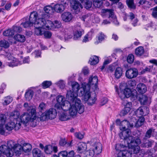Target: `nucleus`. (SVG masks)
Wrapping results in <instances>:
<instances>
[{
  "instance_id": "f257e3e1",
  "label": "nucleus",
  "mask_w": 157,
  "mask_h": 157,
  "mask_svg": "<svg viewBox=\"0 0 157 157\" xmlns=\"http://www.w3.org/2000/svg\"><path fill=\"white\" fill-rule=\"evenodd\" d=\"M129 122L126 120H124L121 121L120 124V129L122 131L120 133L119 136L120 138L124 140L125 143L124 148L128 147V150H121L118 152V157L119 155L125 154L126 157H131L130 152L133 150L134 153H136L138 152L140 147L138 145L141 142V140L139 137H133L130 136L131 133L129 128Z\"/></svg>"
},
{
  "instance_id": "f03ea898",
  "label": "nucleus",
  "mask_w": 157,
  "mask_h": 157,
  "mask_svg": "<svg viewBox=\"0 0 157 157\" xmlns=\"http://www.w3.org/2000/svg\"><path fill=\"white\" fill-rule=\"evenodd\" d=\"M71 95L73 96V95L71 94L70 92H68L67 94V98L72 103L69 109L70 115L72 117H74L76 116L78 112L79 114L82 113L84 111V107L81 103L80 99L73 98Z\"/></svg>"
},
{
  "instance_id": "7ed1b4c3",
  "label": "nucleus",
  "mask_w": 157,
  "mask_h": 157,
  "mask_svg": "<svg viewBox=\"0 0 157 157\" xmlns=\"http://www.w3.org/2000/svg\"><path fill=\"white\" fill-rule=\"evenodd\" d=\"M90 87L89 85L85 84L83 87L80 89V96H83V100L88 105H92L94 104L96 100V94L90 92Z\"/></svg>"
},
{
  "instance_id": "20e7f679",
  "label": "nucleus",
  "mask_w": 157,
  "mask_h": 157,
  "mask_svg": "<svg viewBox=\"0 0 157 157\" xmlns=\"http://www.w3.org/2000/svg\"><path fill=\"white\" fill-rule=\"evenodd\" d=\"M19 113L17 111L11 113L10 116V121L5 125L6 129L11 131L14 128L16 130H18L21 128L20 124V119L18 118Z\"/></svg>"
},
{
  "instance_id": "39448f33",
  "label": "nucleus",
  "mask_w": 157,
  "mask_h": 157,
  "mask_svg": "<svg viewBox=\"0 0 157 157\" xmlns=\"http://www.w3.org/2000/svg\"><path fill=\"white\" fill-rule=\"evenodd\" d=\"M18 116V118L20 119V124L21 125V123H26L30 121L33 122L36 118V109L34 108L31 109L29 113H25L23 114L19 118Z\"/></svg>"
},
{
  "instance_id": "423d86ee",
  "label": "nucleus",
  "mask_w": 157,
  "mask_h": 157,
  "mask_svg": "<svg viewBox=\"0 0 157 157\" xmlns=\"http://www.w3.org/2000/svg\"><path fill=\"white\" fill-rule=\"evenodd\" d=\"M101 15L104 17H107L113 21L116 25L117 24V18L114 15L113 11L112 9H103L101 10Z\"/></svg>"
},
{
  "instance_id": "0eeeda50",
  "label": "nucleus",
  "mask_w": 157,
  "mask_h": 157,
  "mask_svg": "<svg viewBox=\"0 0 157 157\" xmlns=\"http://www.w3.org/2000/svg\"><path fill=\"white\" fill-rule=\"evenodd\" d=\"M140 150L136 153H134L133 152V150L130 152L131 153V157H132V155L133 154H139L138 156V157H154V155L151 151V149H148L146 151L144 150L141 149L140 150ZM119 157H128L125 156V154L122 155H119Z\"/></svg>"
},
{
  "instance_id": "6e6552de",
  "label": "nucleus",
  "mask_w": 157,
  "mask_h": 157,
  "mask_svg": "<svg viewBox=\"0 0 157 157\" xmlns=\"http://www.w3.org/2000/svg\"><path fill=\"white\" fill-rule=\"evenodd\" d=\"M44 20L42 19H38L36 21L34 24L35 28V33L37 35H41L43 34L42 31L41 30L42 28L44 27Z\"/></svg>"
},
{
  "instance_id": "1a4fd4ad",
  "label": "nucleus",
  "mask_w": 157,
  "mask_h": 157,
  "mask_svg": "<svg viewBox=\"0 0 157 157\" xmlns=\"http://www.w3.org/2000/svg\"><path fill=\"white\" fill-rule=\"evenodd\" d=\"M60 2L56 4L54 6V10L58 13H61L64 11L68 5V0H60Z\"/></svg>"
},
{
  "instance_id": "9d476101",
  "label": "nucleus",
  "mask_w": 157,
  "mask_h": 157,
  "mask_svg": "<svg viewBox=\"0 0 157 157\" xmlns=\"http://www.w3.org/2000/svg\"><path fill=\"white\" fill-rule=\"evenodd\" d=\"M72 90L73 91L71 90L68 91L66 97L67 98V94L68 92H70L71 94H72L73 96H71L73 98H78L77 92L78 93H80V89L82 87H82L79 88V84L76 82H73L71 83ZM72 96V95H71Z\"/></svg>"
},
{
  "instance_id": "9b49d317",
  "label": "nucleus",
  "mask_w": 157,
  "mask_h": 157,
  "mask_svg": "<svg viewBox=\"0 0 157 157\" xmlns=\"http://www.w3.org/2000/svg\"><path fill=\"white\" fill-rule=\"evenodd\" d=\"M0 149L1 150L2 154L7 157H12L13 155V149L8 147L6 144L2 145L0 146Z\"/></svg>"
},
{
  "instance_id": "f8f14e48",
  "label": "nucleus",
  "mask_w": 157,
  "mask_h": 157,
  "mask_svg": "<svg viewBox=\"0 0 157 157\" xmlns=\"http://www.w3.org/2000/svg\"><path fill=\"white\" fill-rule=\"evenodd\" d=\"M0 149L1 150L2 154L7 157H12L13 155V149L8 147L6 144L2 145L0 146Z\"/></svg>"
},
{
  "instance_id": "ddd939ff",
  "label": "nucleus",
  "mask_w": 157,
  "mask_h": 157,
  "mask_svg": "<svg viewBox=\"0 0 157 157\" xmlns=\"http://www.w3.org/2000/svg\"><path fill=\"white\" fill-rule=\"evenodd\" d=\"M124 94L126 98H128L131 97L133 98H136L137 94L136 90L134 89L132 90L128 88H126L124 89Z\"/></svg>"
},
{
  "instance_id": "4468645a",
  "label": "nucleus",
  "mask_w": 157,
  "mask_h": 157,
  "mask_svg": "<svg viewBox=\"0 0 157 157\" xmlns=\"http://www.w3.org/2000/svg\"><path fill=\"white\" fill-rule=\"evenodd\" d=\"M138 73L137 69L136 68H131L126 71L125 75L127 78L131 79L136 77Z\"/></svg>"
},
{
  "instance_id": "2eb2a0df",
  "label": "nucleus",
  "mask_w": 157,
  "mask_h": 157,
  "mask_svg": "<svg viewBox=\"0 0 157 157\" xmlns=\"http://www.w3.org/2000/svg\"><path fill=\"white\" fill-rule=\"evenodd\" d=\"M74 40H76L81 37L84 31L81 28L80 25H78L75 26L73 30Z\"/></svg>"
},
{
  "instance_id": "dca6fc26",
  "label": "nucleus",
  "mask_w": 157,
  "mask_h": 157,
  "mask_svg": "<svg viewBox=\"0 0 157 157\" xmlns=\"http://www.w3.org/2000/svg\"><path fill=\"white\" fill-rule=\"evenodd\" d=\"M48 15L44 14H42V17L41 18H39L38 19H42L44 20V28H45V26L46 28L48 29H51L52 28H54L53 23L51 21L47 20L46 21L45 19H47L48 18Z\"/></svg>"
},
{
  "instance_id": "f3484780",
  "label": "nucleus",
  "mask_w": 157,
  "mask_h": 157,
  "mask_svg": "<svg viewBox=\"0 0 157 157\" xmlns=\"http://www.w3.org/2000/svg\"><path fill=\"white\" fill-rule=\"evenodd\" d=\"M70 4L71 7L77 12H79L82 8V6L81 4L75 0H71Z\"/></svg>"
},
{
  "instance_id": "a211bd4d",
  "label": "nucleus",
  "mask_w": 157,
  "mask_h": 157,
  "mask_svg": "<svg viewBox=\"0 0 157 157\" xmlns=\"http://www.w3.org/2000/svg\"><path fill=\"white\" fill-rule=\"evenodd\" d=\"M57 103L55 104V107L58 110L61 108L62 105L66 101L64 97L62 95H58L57 97Z\"/></svg>"
},
{
  "instance_id": "6ab92c4d",
  "label": "nucleus",
  "mask_w": 157,
  "mask_h": 157,
  "mask_svg": "<svg viewBox=\"0 0 157 157\" xmlns=\"http://www.w3.org/2000/svg\"><path fill=\"white\" fill-rule=\"evenodd\" d=\"M98 82V77L96 76L94 77L92 76L89 78V84L84 83L82 84V85L85 84H87L89 85L90 87V85H94L95 88L96 89L97 88V83Z\"/></svg>"
},
{
  "instance_id": "aec40b11",
  "label": "nucleus",
  "mask_w": 157,
  "mask_h": 157,
  "mask_svg": "<svg viewBox=\"0 0 157 157\" xmlns=\"http://www.w3.org/2000/svg\"><path fill=\"white\" fill-rule=\"evenodd\" d=\"M154 143V141L152 140H149L144 139L143 141L141 143L139 144V145L141 144V146L142 147L149 148L151 147L152 145Z\"/></svg>"
},
{
  "instance_id": "412c9836",
  "label": "nucleus",
  "mask_w": 157,
  "mask_h": 157,
  "mask_svg": "<svg viewBox=\"0 0 157 157\" xmlns=\"http://www.w3.org/2000/svg\"><path fill=\"white\" fill-rule=\"evenodd\" d=\"M46 114L48 118L51 119L54 118L57 115L56 110L54 109H50L49 110L46 112Z\"/></svg>"
},
{
  "instance_id": "4be33fe9",
  "label": "nucleus",
  "mask_w": 157,
  "mask_h": 157,
  "mask_svg": "<svg viewBox=\"0 0 157 157\" xmlns=\"http://www.w3.org/2000/svg\"><path fill=\"white\" fill-rule=\"evenodd\" d=\"M67 98V100L66 101L63 103V104L62 105L61 108H60V109H58V110H62L65 111L69 110V109L70 108L72 104V103H71L70 101V100H69Z\"/></svg>"
},
{
  "instance_id": "5701e85b",
  "label": "nucleus",
  "mask_w": 157,
  "mask_h": 157,
  "mask_svg": "<svg viewBox=\"0 0 157 157\" xmlns=\"http://www.w3.org/2000/svg\"><path fill=\"white\" fill-rule=\"evenodd\" d=\"M146 109L147 110H149V109L147 107H139L136 111H135V115L138 117H140L142 116H144L146 115V114H144V109Z\"/></svg>"
},
{
  "instance_id": "b1692460",
  "label": "nucleus",
  "mask_w": 157,
  "mask_h": 157,
  "mask_svg": "<svg viewBox=\"0 0 157 157\" xmlns=\"http://www.w3.org/2000/svg\"><path fill=\"white\" fill-rule=\"evenodd\" d=\"M61 17L63 20L65 22L70 21L72 18V14L69 12H66L62 14Z\"/></svg>"
},
{
  "instance_id": "393cba45",
  "label": "nucleus",
  "mask_w": 157,
  "mask_h": 157,
  "mask_svg": "<svg viewBox=\"0 0 157 157\" xmlns=\"http://www.w3.org/2000/svg\"><path fill=\"white\" fill-rule=\"evenodd\" d=\"M137 90L140 94H143L145 93L147 90L146 85L143 83L138 84L136 88Z\"/></svg>"
},
{
  "instance_id": "a878e982",
  "label": "nucleus",
  "mask_w": 157,
  "mask_h": 157,
  "mask_svg": "<svg viewBox=\"0 0 157 157\" xmlns=\"http://www.w3.org/2000/svg\"><path fill=\"white\" fill-rule=\"evenodd\" d=\"M59 113V118L60 120L61 121H65L68 120L70 119L69 116L68 115L65 111H61L60 112L58 110Z\"/></svg>"
},
{
  "instance_id": "bb28decb",
  "label": "nucleus",
  "mask_w": 157,
  "mask_h": 157,
  "mask_svg": "<svg viewBox=\"0 0 157 157\" xmlns=\"http://www.w3.org/2000/svg\"><path fill=\"white\" fill-rule=\"evenodd\" d=\"M95 152V154L98 155L102 151V144L100 143L95 144L94 145L92 146Z\"/></svg>"
},
{
  "instance_id": "cd10ccee",
  "label": "nucleus",
  "mask_w": 157,
  "mask_h": 157,
  "mask_svg": "<svg viewBox=\"0 0 157 157\" xmlns=\"http://www.w3.org/2000/svg\"><path fill=\"white\" fill-rule=\"evenodd\" d=\"M38 14L36 13L33 12L31 13L29 19V21L33 25V24H35L36 21L38 20L37 18Z\"/></svg>"
},
{
  "instance_id": "c85d7f7f",
  "label": "nucleus",
  "mask_w": 157,
  "mask_h": 157,
  "mask_svg": "<svg viewBox=\"0 0 157 157\" xmlns=\"http://www.w3.org/2000/svg\"><path fill=\"white\" fill-rule=\"evenodd\" d=\"M57 151V147L56 146L52 147L50 145L48 146L45 149V151L47 154H51L53 151L54 153H56Z\"/></svg>"
},
{
  "instance_id": "c756f323",
  "label": "nucleus",
  "mask_w": 157,
  "mask_h": 157,
  "mask_svg": "<svg viewBox=\"0 0 157 157\" xmlns=\"http://www.w3.org/2000/svg\"><path fill=\"white\" fill-rule=\"evenodd\" d=\"M13 150L16 156H19L23 150L22 146L19 144H17Z\"/></svg>"
},
{
  "instance_id": "7c9ffc66",
  "label": "nucleus",
  "mask_w": 157,
  "mask_h": 157,
  "mask_svg": "<svg viewBox=\"0 0 157 157\" xmlns=\"http://www.w3.org/2000/svg\"><path fill=\"white\" fill-rule=\"evenodd\" d=\"M87 149L86 145L85 143H80L78 146L77 151L80 153L83 152L85 151Z\"/></svg>"
},
{
  "instance_id": "2f4dec72",
  "label": "nucleus",
  "mask_w": 157,
  "mask_h": 157,
  "mask_svg": "<svg viewBox=\"0 0 157 157\" xmlns=\"http://www.w3.org/2000/svg\"><path fill=\"white\" fill-rule=\"evenodd\" d=\"M34 94V92L32 90H28L25 93V97L27 101L31 100Z\"/></svg>"
},
{
  "instance_id": "473e14b6",
  "label": "nucleus",
  "mask_w": 157,
  "mask_h": 157,
  "mask_svg": "<svg viewBox=\"0 0 157 157\" xmlns=\"http://www.w3.org/2000/svg\"><path fill=\"white\" fill-rule=\"evenodd\" d=\"M98 62L99 59L98 57L95 56H91L89 60V62L90 64L93 65L96 64Z\"/></svg>"
},
{
  "instance_id": "72a5a7b5",
  "label": "nucleus",
  "mask_w": 157,
  "mask_h": 157,
  "mask_svg": "<svg viewBox=\"0 0 157 157\" xmlns=\"http://www.w3.org/2000/svg\"><path fill=\"white\" fill-rule=\"evenodd\" d=\"M82 3L84 5V7L87 9H89L91 7L92 5V2L90 0H80Z\"/></svg>"
},
{
  "instance_id": "f704fd0d",
  "label": "nucleus",
  "mask_w": 157,
  "mask_h": 157,
  "mask_svg": "<svg viewBox=\"0 0 157 157\" xmlns=\"http://www.w3.org/2000/svg\"><path fill=\"white\" fill-rule=\"evenodd\" d=\"M14 38L17 41L21 42H24L25 39L24 35L19 34L16 35L14 36Z\"/></svg>"
},
{
  "instance_id": "c9c22d12",
  "label": "nucleus",
  "mask_w": 157,
  "mask_h": 157,
  "mask_svg": "<svg viewBox=\"0 0 157 157\" xmlns=\"http://www.w3.org/2000/svg\"><path fill=\"white\" fill-rule=\"evenodd\" d=\"M137 120L135 116H132L130 118L128 122L130 128H132L134 125L135 126Z\"/></svg>"
},
{
  "instance_id": "e433bc0d",
  "label": "nucleus",
  "mask_w": 157,
  "mask_h": 157,
  "mask_svg": "<svg viewBox=\"0 0 157 157\" xmlns=\"http://www.w3.org/2000/svg\"><path fill=\"white\" fill-rule=\"evenodd\" d=\"M148 98L147 96L145 95H142L140 97L139 101L142 105H146L147 104Z\"/></svg>"
},
{
  "instance_id": "4c0bfd02",
  "label": "nucleus",
  "mask_w": 157,
  "mask_h": 157,
  "mask_svg": "<svg viewBox=\"0 0 157 157\" xmlns=\"http://www.w3.org/2000/svg\"><path fill=\"white\" fill-rule=\"evenodd\" d=\"M126 2L129 8L132 9H135L136 8V5L134 3V0H127Z\"/></svg>"
},
{
  "instance_id": "58836bf2",
  "label": "nucleus",
  "mask_w": 157,
  "mask_h": 157,
  "mask_svg": "<svg viewBox=\"0 0 157 157\" xmlns=\"http://www.w3.org/2000/svg\"><path fill=\"white\" fill-rule=\"evenodd\" d=\"M33 154L34 157H40L42 155L41 151L37 148L33 150Z\"/></svg>"
},
{
  "instance_id": "ea45409f",
  "label": "nucleus",
  "mask_w": 157,
  "mask_h": 157,
  "mask_svg": "<svg viewBox=\"0 0 157 157\" xmlns=\"http://www.w3.org/2000/svg\"><path fill=\"white\" fill-rule=\"evenodd\" d=\"M144 52V49L142 47H139L136 49L135 54L137 56H141Z\"/></svg>"
},
{
  "instance_id": "a19ab883",
  "label": "nucleus",
  "mask_w": 157,
  "mask_h": 157,
  "mask_svg": "<svg viewBox=\"0 0 157 157\" xmlns=\"http://www.w3.org/2000/svg\"><path fill=\"white\" fill-rule=\"evenodd\" d=\"M32 146L29 143H25L23 144L22 149L25 152H29L31 149Z\"/></svg>"
},
{
  "instance_id": "79ce46f5",
  "label": "nucleus",
  "mask_w": 157,
  "mask_h": 157,
  "mask_svg": "<svg viewBox=\"0 0 157 157\" xmlns=\"http://www.w3.org/2000/svg\"><path fill=\"white\" fill-rule=\"evenodd\" d=\"M14 34V31L10 29L4 31L3 33V35L6 36H12Z\"/></svg>"
},
{
  "instance_id": "37998d69",
  "label": "nucleus",
  "mask_w": 157,
  "mask_h": 157,
  "mask_svg": "<svg viewBox=\"0 0 157 157\" xmlns=\"http://www.w3.org/2000/svg\"><path fill=\"white\" fill-rule=\"evenodd\" d=\"M0 46L4 48H7L10 46L9 43L7 41L3 40L0 41Z\"/></svg>"
},
{
  "instance_id": "c03bdc74",
  "label": "nucleus",
  "mask_w": 157,
  "mask_h": 157,
  "mask_svg": "<svg viewBox=\"0 0 157 157\" xmlns=\"http://www.w3.org/2000/svg\"><path fill=\"white\" fill-rule=\"evenodd\" d=\"M117 68L118 67H117V64L115 66L114 65H112L111 66H110L109 68V70L111 72L113 71L115 69L114 75L115 77L116 78H118V77H117V72H118Z\"/></svg>"
},
{
  "instance_id": "a18cd8bd",
  "label": "nucleus",
  "mask_w": 157,
  "mask_h": 157,
  "mask_svg": "<svg viewBox=\"0 0 157 157\" xmlns=\"http://www.w3.org/2000/svg\"><path fill=\"white\" fill-rule=\"evenodd\" d=\"M17 144L13 140H10L7 142L6 145L8 148L13 149Z\"/></svg>"
},
{
  "instance_id": "49530a36",
  "label": "nucleus",
  "mask_w": 157,
  "mask_h": 157,
  "mask_svg": "<svg viewBox=\"0 0 157 157\" xmlns=\"http://www.w3.org/2000/svg\"><path fill=\"white\" fill-rule=\"evenodd\" d=\"M56 84L61 89H63L65 87V82L62 80L56 82Z\"/></svg>"
},
{
  "instance_id": "de8ad7c7",
  "label": "nucleus",
  "mask_w": 157,
  "mask_h": 157,
  "mask_svg": "<svg viewBox=\"0 0 157 157\" xmlns=\"http://www.w3.org/2000/svg\"><path fill=\"white\" fill-rule=\"evenodd\" d=\"M127 86L129 87H134L136 85V82L135 80H130L127 83Z\"/></svg>"
},
{
  "instance_id": "09e8293b",
  "label": "nucleus",
  "mask_w": 157,
  "mask_h": 157,
  "mask_svg": "<svg viewBox=\"0 0 157 157\" xmlns=\"http://www.w3.org/2000/svg\"><path fill=\"white\" fill-rule=\"evenodd\" d=\"M52 84L51 82L46 81L43 82L42 83L43 88L46 89L49 87Z\"/></svg>"
},
{
  "instance_id": "8fccbe9b",
  "label": "nucleus",
  "mask_w": 157,
  "mask_h": 157,
  "mask_svg": "<svg viewBox=\"0 0 157 157\" xmlns=\"http://www.w3.org/2000/svg\"><path fill=\"white\" fill-rule=\"evenodd\" d=\"M44 10L45 12L47 13L46 14L48 15V13H51L52 12L53 8L52 7L50 6H47L44 8ZM43 13V14H44ZM45 14V13H44ZM45 14H46L45 13Z\"/></svg>"
},
{
  "instance_id": "3c124183",
  "label": "nucleus",
  "mask_w": 157,
  "mask_h": 157,
  "mask_svg": "<svg viewBox=\"0 0 157 157\" xmlns=\"http://www.w3.org/2000/svg\"><path fill=\"white\" fill-rule=\"evenodd\" d=\"M10 63L9 65L10 66L12 67L17 66L19 64V63L16 58H13L11 62H10Z\"/></svg>"
},
{
  "instance_id": "603ef678",
  "label": "nucleus",
  "mask_w": 157,
  "mask_h": 157,
  "mask_svg": "<svg viewBox=\"0 0 157 157\" xmlns=\"http://www.w3.org/2000/svg\"><path fill=\"white\" fill-rule=\"evenodd\" d=\"M13 100V98L8 96L4 98V101L3 103L4 105H7L9 104Z\"/></svg>"
},
{
  "instance_id": "864d4df0",
  "label": "nucleus",
  "mask_w": 157,
  "mask_h": 157,
  "mask_svg": "<svg viewBox=\"0 0 157 157\" xmlns=\"http://www.w3.org/2000/svg\"><path fill=\"white\" fill-rule=\"evenodd\" d=\"M134 59V56L132 54H129L128 56L127 61L129 63H132L133 62Z\"/></svg>"
},
{
  "instance_id": "5fc2aeb1",
  "label": "nucleus",
  "mask_w": 157,
  "mask_h": 157,
  "mask_svg": "<svg viewBox=\"0 0 157 157\" xmlns=\"http://www.w3.org/2000/svg\"><path fill=\"white\" fill-rule=\"evenodd\" d=\"M6 116L3 114L0 115V124H4L6 121Z\"/></svg>"
},
{
  "instance_id": "6e6d98bb",
  "label": "nucleus",
  "mask_w": 157,
  "mask_h": 157,
  "mask_svg": "<svg viewBox=\"0 0 157 157\" xmlns=\"http://www.w3.org/2000/svg\"><path fill=\"white\" fill-rule=\"evenodd\" d=\"M155 130H152V129L150 128L148 130L145 134V137L147 138H150L151 136V133L152 132H154Z\"/></svg>"
},
{
  "instance_id": "4d7b16f0",
  "label": "nucleus",
  "mask_w": 157,
  "mask_h": 157,
  "mask_svg": "<svg viewBox=\"0 0 157 157\" xmlns=\"http://www.w3.org/2000/svg\"><path fill=\"white\" fill-rule=\"evenodd\" d=\"M67 152L66 151H62L60 152L58 155L59 157H67Z\"/></svg>"
},
{
  "instance_id": "13d9d810",
  "label": "nucleus",
  "mask_w": 157,
  "mask_h": 157,
  "mask_svg": "<svg viewBox=\"0 0 157 157\" xmlns=\"http://www.w3.org/2000/svg\"><path fill=\"white\" fill-rule=\"evenodd\" d=\"M21 25H22L25 28H26L29 26H32V25L31 24V23L29 21H26L25 22L22 23Z\"/></svg>"
},
{
  "instance_id": "bf43d9fd",
  "label": "nucleus",
  "mask_w": 157,
  "mask_h": 157,
  "mask_svg": "<svg viewBox=\"0 0 157 157\" xmlns=\"http://www.w3.org/2000/svg\"><path fill=\"white\" fill-rule=\"evenodd\" d=\"M53 25L54 27L57 28H60L61 26V22L57 20H56L54 21V23H53Z\"/></svg>"
},
{
  "instance_id": "052dcab7",
  "label": "nucleus",
  "mask_w": 157,
  "mask_h": 157,
  "mask_svg": "<svg viewBox=\"0 0 157 157\" xmlns=\"http://www.w3.org/2000/svg\"><path fill=\"white\" fill-rule=\"evenodd\" d=\"M76 137L79 139H82L84 137V135L80 132H76L75 134Z\"/></svg>"
},
{
  "instance_id": "680f3d73",
  "label": "nucleus",
  "mask_w": 157,
  "mask_h": 157,
  "mask_svg": "<svg viewBox=\"0 0 157 157\" xmlns=\"http://www.w3.org/2000/svg\"><path fill=\"white\" fill-rule=\"evenodd\" d=\"M105 37V36L102 33H100L98 36L99 42H101V41L103 40H104Z\"/></svg>"
},
{
  "instance_id": "e2e57ef3",
  "label": "nucleus",
  "mask_w": 157,
  "mask_h": 157,
  "mask_svg": "<svg viewBox=\"0 0 157 157\" xmlns=\"http://www.w3.org/2000/svg\"><path fill=\"white\" fill-rule=\"evenodd\" d=\"M48 117L46 114V112L45 113H43L41 114L40 117V121H44L46 120Z\"/></svg>"
},
{
  "instance_id": "0e129e2a",
  "label": "nucleus",
  "mask_w": 157,
  "mask_h": 157,
  "mask_svg": "<svg viewBox=\"0 0 157 157\" xmlns=\"http://www.w3.org/2000/svg\"><path fill=\"white\" fill-rule=\"evenodd\" d=\"M52 33L49 31H46L44 33V36L47 38H50L52 36Z\"/></svg>"
},
{
  "instance_id": "69168bd1",
  "label": "nucleus",
  "mask_w": 157,
  "mask_h": 157,
  "mask_svg": "<svg viewBox=\"0 0 157 157\" xmlns=\"http://www.w3.org/2000/svg\"><path fill=\"white\" fill-rule=\"evenodd\" d=\"M89 155L93 157L95 154V152L93 147H92L89 150Z\"/></svg>"
},
{
  "instance_id": "338daca9",
  "label": "nucleus",
  "mask_w": 157,
  "mask_h": 157,
  "mask_svg": "<svg viewBox=\"0 0 157 157\" xmlns=\"http://www.w3.org/2000/svg\"><path fill=\"white\" fill-rule=\"evenodd\" d=\"M108 101V100L107 98H103L101 100V105H103L107 103Z\"/></svg>"
},
{
  "instance_id": "774afa93",
  "label": "nucleus",
  "mask_w": 157,
  "mask_h": 157,
  "mask_svg": "<svg viewBox=\"0 0 157 157\" xmlns=\"http://www.w3.org/2000/svg\"><path fill=\"white\" fill-rule=\"evenodd\" d=\"M130 110V109L124 107V109L122 111V113L123 114V115H126L129 112Z\"/></svg>"
}]
</instances>
